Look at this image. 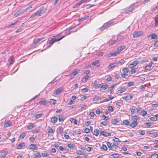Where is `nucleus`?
<instances>
[{"mask_svg": "<svg viewBox=\"0 0 158 158\" xmlns=\"http://www.w3.org/2000/svg\"><path fill=\"white\" fill-rule=\"evenodd\" d=\"M8 152H7L5 151L1 154L0 156L2 158H5Z\"/></svg>", "mask_w": 158, "mask_h": 158, "instance_id": "a211bd4d", "label": "nucleus"}, {"mask_svg": "<svg viewBox=\"0 0 158 158\" xmlns=\"http://www.w3.org/2000/svg\"><path fill=\"white\" fill-rule=\"evenodd\" d=\"M59 120L60 122H63L64 120L63 116L62 115H58Z\"/></svg>", "mask_w": 158, "mask_h": 158, "instance_id": "2f4dec72", "label": "nucleus"}, {"mask_svg": "<svg viewBox=\"0 0 158 158\" xmlns=\"http://www.w3.org/2000/svg\"><path fill=\"white\" fill-rule=\"evenodd\" d=\"M117 40H110L109 42V43L110 44V45H112L116 43L117 41Z\"/></svg>", "mask_w": 158, "mask_h": 158, "instance_id": "cd10ccee", "label": "nucleus"}, {"mask_svg": "<svg viewBox=\"0 0 158 158\" xmlns=\"http://www.w3.org/2000/svg\"><path fill=\"white\" fill-rule=\"evenodd\" d=\"M54 37V38L55 40V41L56 42H57L61 40L62 39H63V38L64 37V36L62 37H61V36L59 34Z\"/></svg>", "mask_w": 158, "mask_h": 158, "instance_id": "6e6552de", "label": "nucleus"}, {"mask_svg": "<svg viewBox=\"0 0 158 158\" xmlns=\"http://www.w3.org/2000/svg\"><path fill=\"white\" fill-rule=\"evenodd\" d=\"M152 135L155 137H156L158 136V133L157 132H153Z\"/></svg>", "mask_w": 158, "mask_h": 158, "instance_id": "774afa93", "label": "nucleus"}, {"mask_svg": "<svg viewBox=\"0 0 158 158\" xmlns=\"http://www.w3.org/2000/svg\"><path fill=\"white\" fill-rule=\"evenodd\" d=\"M123 123L124 124L126 125H129V122L127 120H124L123 121Z\"/></svg>", "mask_w": 158, "mask_h": 158, "instance_id": "6e6d98bb", "label": "nucleus"}, {"mask_svg": "<svg viewBox=\"0 0 158 158\" xmlns=\"http://www.w3.org/2000/svg\"><path fill=\"white\" fill-rule=\"evenodd\" d=\"M98 63H99V62H98V60H96L94 62H92L91 63V64L92 65H93L94 66H95L97 64H98Z\"/></svg>", "mask_w": 158, "mask_h": 158, "instance_id": "79ce46f5", "label": "nucleus"}, {"mask_svg": "<svg viewBox=\"0 0 158 158\" xmlns=\"http://www.w3.org/2000/svg\"><path fill=\"white\" fill-rule=\"evenodd\" d=\"M63 89L62 87H60L57 88L55 92V94L56 95L60 94L63 91Z\"/></svg>", "mask_w": 158, "mask_h": 158, "instance_id": "1a4fd4ad", "label": "nucleus"}, {"mask_svg": "<svg viewBox=\"0 0 158 158\" xmlns=\"http://www.w3.org/2000/svg\"><path fill=\"white\" fill-rule=\"evenodd\" d=\"M126 90V89L125 87H123L121 88L120 89L118 90V92L121 94L125 92Z\"/></svg>", "mask_w": 158, "mask_h": 158, "instance_id": "393cba45", "label": "nucleus"}, {"mask_svg": "<svg viewBox=\"0 0 158 158\" xmlns=\"http://www.w3.org/2000/svg\"><path fill=\"white\" fill-rule=\"evenodd\" d=\"M34 155L35 156H39V157H41V156L40 152L38 151L35 152Z\"/></svg>", "mask_w": 158, "mask_h": 158, "instance_id": "72a5a7b5", "label": "nucleus"}, {"mask_svg": "<svg viewBox=\"0 0 158 158\" xmlns=\"http://www.w3.org/2000/svg\"><path fill=\"white\" fill-rule=\"evenodd\" d=\"M99 131L98 129H96L94 131V134L95 135L97 136L99 134Z\"/></svg>", "mask_w": 158, "mask_h": 158, "instance_id": "a878e982", "label": "nucleus"}, {"mask_svg": "<svg viewBox=\"0 0 158 158\" xmlns=\"http://www.w3.org/2000/svg\"><path fill=\"white\" fill-rule=\"evenodd\" d=\"M107 146L108 147V148L110 149L109 150H110L111 149V148H112V147H111V145L110 143V142H108L107 143Z\"/></svg>", "mask_w": 158, "mask_h": 158, "instance_id": "09e8293b", "label": "nucleus"}, {"mask_svg": "<svg viewBox=\"0 0 158 158\" xmlns=\"http://www.w3.org/2000/svg\"><path fill=\"white\" fill-rule=\"evenodd\" d=\"M153 63L152 62H150L149 64L147 65L145 67V69L147 70L150 71L151 69V67Z\"/></svg>", "mask_w": 158, "mask_h": 158, "instance_id": "9d476101", "label": "nucleus"}, {"mask_svg": "<svg viewBox=\"0 0 158 158\" xmlns=\"http://www.w3.org/2000/svg\"><path fill=\"white\" fill-rule=\"evenodd\" d=\"M148 38H151V39L157 40L158 38L157 35L153 33L150 35L148 36Z\"/></svg>", "mask_w": 158, "mask_h": 158, "instance_id": "ddd939ff", "label": "nucleus"}, {"mask_svg": "<svg viewBox=\"0 0 158 158\" xmlns=\"http://www.w3.org/2000/svg\"><path fill=\"white\" fill-rule=\"evenodd\" d=\"M139 133L140 135H143L145 134V132L144 131H142V130H139Z\"/></svg>", "mask_w": 158, "mask_h": 158, "instance_id": "864d4df0", "label": "nucleus"}, {"mask_svg": "<svg viewBox=\"0 0 158 158\" xmlns=\"http://www.w3.org/2000/svg\"><path fill=\"white\" fill-rule=\"evenodd\" d=\"M70 121L71 122L75 124L76 125L77 124V121L76 119L71 118H70Z\"/></svg>", "mask_w": 158, "mask_h": 158, "instance_id": "7c9ffc66", "label": "nucleus"}, {"mask_svg": "<svg viewBox=\"0 0 158 158\" xmlns=\"http://www.w3.org/2000/svg\"><path fill=\"white\" fill-rule=\"evenodd\" d=\"M150 119L152 121H156L157 120V118H156V117H152L150 118Z\"/></svg>", "mask_w": 158, "mask_h": 158, "instance_id": "4d7b16f0", "label": "nucleus"}, {"mask_svg": "<svg viewBox=\"0 0 158 158\" xmlns=\"http://www.w3.org/2000/svg\"><path fill=\"white\" fill-rule=\"evenodd\" d=\"M116 65V63H115L111 64H110V65H109L108 67V68H109V69H111L112 68L114 67Z\"/></svg>", "mask_w": 158, "mask_h": 158, "instance_id": "bb28decb", "label": "nucleus"}, {"mask_svg": "<svg viewBox=\"0 0 158 158\" xmlns=\"http://www.w3.org/2000/svg\"><path fill=\"white\" fill-rule=\"evenodd\" d=\"M112 23H107L104 24L102 27H100L99 29H103L105 28H107Z\"/></svg>", "mask_w": 158, "mask_h": 158, "instance_id": "9b49d317", "label": "nucleus"}, {"mask_svg": "<svg viewBox=\"0 0 158 158\" xmlns=\"http://www.w3.org/2000/svg\"><path fill=\"white\" fill-rule=\"evenodd\" d=\"M143 34V32L142 31H135L133 33V36L134 38H136L142 35Z\"/></svg>", "mask_w": 158, "mask_h": 158, "instance_id": "20e7f679", "label": "nucleus"}, {"mask_svg": "<svg viewBox=\"0 0 158 158\" xmlns=\"http://www.w3.org/2000/svg\"><path fill=\"white\" fill-rule=\"evenodd\" d=\"M56 42V41H55L54 38H52L50 40L49 42V44H50V45H48V46L47 47V48H48L50 47L55 42Z\"/></svg>", "mask_w": 158, "mask_h": 158, "instance_id": "2eb2a0df", "label": "nucleus"}, {"mask_svg": "<svg viewBox=\"0 0 158 158\" xmlns=\"http://www.w3.org/2000/svg\"><path fill=\"white\" fill-rule=\"evenodd\" d=\"M118 122V119L117 118L114 119L112 121V123L113 124H115L117 123Z\"/></svg>", "mask_w": 158, "mask_h": 158, "instance_id": "a18cd8bd", "label": "nucleus"}, {"mask_svg": "<svg viewBox=\"0 0 158 158\" xmlns=\"http://www.w3.org/2000/svg\"><path fill=\"white\" fill-rule=\"evenodd\" d=\"M122 98L126 101L131 99L132 98V96L130 95H129L126 97H123Z\"/></svg>", "mask_w": 158, "mask_h": 158, "instance_id": "4468645a", "label": "nucleus"}, {"mask_svg": "<svg viewBox=\"0 0 158 158\" xmlns=\"http://www.w3.org/2000/svg\"><path fill=\"white\" fill-rule=\"evenodd\" d=\"M155 26L157 27L158 25V15H157L155 18Z\"/></svg>", "mask_w": 158, "mask_h": 158, "instance_id": "c85d7f7f", "label": "nucleus"}, {"mask_svg": "<svg viewBox=\"0 0 158 158\" xmlns=\"http://www.w3.org/2000/svg\"><path fill=\"white\" fill-rule=\"evenodd\" d=\"M111 156H113V157L114 158H117L119 157V154H112Z\"/></svg>", "mask_w": 158, "mask_h": 158, "instance_id": "ea45409f", "label": "nucleus"}, {"mask_svg": "<svg viewBox=\"0 0 158 158\" xmlns=\"http://www.w3.org/2000/svg\"><path fill=\"white\" fill-rule=\"evenodd\" d=\"M139 62L137 60H135L132 62L128 65L129 67L130 68H132L135 66Z\"/></svg>", "mask_w": 158, "mask_h": 158, "instance_id": "423d86ee", "label": "nucleus"}, {"mask_svg": "<svg viewBox=\"0 0 158 158\" xmlns=\"http://www.w3.org/2000/svg\"><path fill=\"white\" fill-rule=\"evenodd\" d=\"M34 127V125L32 123H30L28 126L27 128L28 129H31Z\"/></svg>", "mask_w": 158, "mask_h": 158, "instance_id": "4c0bfd02", "label": "nucleus"}, {"mask_svg": "<svg viewBox=\"0 0 158 158\" xmlns=\"http://www.w3.org/2000/svg\"><path fill=\"white\" fill-rule=\"evenodd\" d=\"M101 98L100 97L98 96H95L93 99V101H96L98 100H101Z\"/></svg>", "mask_w": 158, "mask_h": 158, "instance_id": "473e14b6", "label": "nucleus"}, {"mask_svg": "<svg viewBox=\"0 0 158 158\" xmlns=\"http://www.w3.org/2000/svg\"><path fill=\"white\" fill-rule=\"evenodd\" d=\"M56 101L53 99H50V102L51 104L54 105L56 103Z\"/></svg>", "mask_w": 158, "mask_h": 158, "instance_id": "8fccbe9b", "label": "nucleus"}, {"mask_svg": "<svg viewBox=\"0 0 158 158\" xmlns=\"http://www.w3.org/2000/svg\"><path fill=\"white\" fill-rule=\"evenodd\" d=\"M90 131V130L88 128L85 129L84 130V132L86 133H89Z\"/></svg>", "mask_w": 158, "mask_h": 158, "instance_id": "bf43d9fd", "label": "nucleus"}, {"mask_svg": "<svg viewBox=\"0 0 158 158\" xmlns=\"http://www.w3.org/2000/svg\"><path fill=\"white\" fill-rule=\"evenodd\" d=\"M12 125L11 123L10 122H5L4 124V127H8Z\"/></svg>", "mask_w": 158, "mask_h": 158, "instance_id": "412c9836", "label": "nucleus"}, {"mask_svg": "<svg viewBox=\"0 0 158 158\" xmlns=\"http://www.w3.org/2000/svg\"><path fill=\"white\" fill-rule=\"evenodd\" d=\"M135 4H133L131 5L125 11V13H127L129 12L132 11L133 10L135 7Z\"/></svg>", "mask_w": 158, "mask_h": 158, "instance_id": "39448f33", "label": "nucleus"}, {"mask_svg": "<svg viewBox=\"0 0 158 158\" xmlns=\"http://www.w3.org/2000/svg\"><path fill=\"white\" fill-rule=\"evenodd\" d=\"M57 118L56 117H54L51 118V121L53 123H55L57 121Z\"/></svg>", "mask_w": 158, "mask_h": 158, "instance_id": "4be33fe9", "label": "nucleus"}, {"mask_svg": "<svg viewBox=\"0 0 158 158\" xmlns=\"http://www.w3.org/2000/svg\"><path fill=\"white\" fill-rule=\"evenodd\" d=\"M32 8L31 5L30 6H29L25 8L24 10H23L21 11H18L17 12L16 14L14 15V16L15 17H16L20 15L23 14L24 12H27L28 10L30 9L31 8Z\"/></svg>", "mask_w": 158, "mask_h": 158, "instance_id": "f257e3e1", "label": "nucleus"}, {"mask_svg": "<svg viewBox=\"0 0 158 158\" xmlns=\"http://www.w3.org/2000/svg\"><path fill=\"white\" fill-rule=\"evenodd\" d=\"M119 53V52L118 51L116 52H115L113 53H110L109 54V55H110V56H115L117 55Z\"/></svg>", "mask_w": 158, "mask_h": 158, "instance_id": "c756f323", "label": "nucleus"}, {"mask_svg": "<svg viewBox=\"0 0 158 158\" xmlns=\"http://www.w3.org/2000/svg\"><path fill=\"white\" fill-rule=\"evenodd\" d=\"M81 4H80V2H78L77 3L75 4L74 5L73 7V8H74L76 7L77 6H79Z\"/></svg>", "mask_w": 158, "mask_h": 158, "instance_id": "052dcab7", "label": "nucleus"}, {"mask_svg": "<svg viewBox=\"0 0 158 158\" xmlns=\"http://www.w3.org/2000/svg\"><path fill=\"white\" fill-rule=\"evenodd\" d=\"M102 148L105 151H106L107 149L106 146L104 144L102 145Z\"/></svg>", "mask_w": 158, "mask_h": 158, "instance_id": "5fc2aeb1", "label": "nucleus"}, {"mask_svg": "<svg viewBox=\"0 0 158 158\" xmlns=\"http://www.w3.org/2000/svg\"><path fill=\"white\" fill-rule=\"evenodd\" d=\"M135 109H133V108H132V109H131V114H134L135 113Z\"/></svg>", "mask_w": 158, "mask_h": 158, "instance_id": "338daca9", "label": "nucleus"}, {"mask_svg": "<svg viewBox=\"0 0 158 158\" xmlns=\"http://www.w3.org/2000/svg\"><path fill=\"white\" fill-rule=\"evenodd\" d=\"M119 63L122 65L125 63V60L123 59H121L119 61Z\"/></svg>", "mask_w": 158, "mask_h": 158, "instance_id": "680f3d73", "label": "nucleus"}, {"mask_svg": "<svg viewBox=\"0 0 158 158\" xmlns=\"http://www.w3.org/2000/svg\"><path fill=\"white\" fill-rule=\"evenodd\" d=\"M107 87L108 86L107 85H100V88L104 90L106 89L107 88Z\"/></svg>", "mask_w": 158, "mask_h": 158, "instance_id": "e433bc0d", "label": "nucleus"}, {"mask_svg": "<svg viewBox=\"0 0 158 158\" xmlns=\"http://www.w3.org/2000/svg\"><path fill=\"white\" fill-rule=\"evenodd\" d=\"M134 84V82H129L127 85V86L128 87H130L133 85Z\"/></svg>", "mask_w": 158, "mask_h": 158, "instance_id": "0e129e2a", "label": "nucleus"}, {"mask_svg": "<svg viewBox=\"0 0 158 158\" xmlns=\"http://www.w3.org/2000/svg\"><path fill=\"white\" fill-rule=\"evenodd\" d=\"M102 135L104 137L109 136L111 135V134L110 133H108L107 132L104 131H102L100 132V135Z\"/></svg>", "mask_w": 158, "mask_h": 158, "instance_id": "0eeeda50", "label": "nucleus"}, {"mask_svg": "<svg viewBox=\"0 0 158 158\" xmlns=\"http://www.w3.org/2000/svg\"><path fill=\"white\" fill-rule=\"evenodd\" d=\"M80 71V69H77L73 70L72 72V73L73 74V77H74L75 75L77 74Z\"/></svg>", "mask_w": 158, "mask_h": 158, "instance_id": "6ab92c4d", "label": "nucleus"}, {"mask_svg": "<svg viewBox=\"0 0 158 158\" xmlns=\"http://www.w3.org/2000/svg\"><path fill=\"white\" fill-rule=\"evenodd\" d=\"M44 39V37H42L34 40L33 43L32 44V46L34 48H35L36 45H38L39 44V42Z\"/></svg>", "mask_w": 158, "mask_h": 158, "instance_id": "7ed1b4c3", "label": "nucleus"}, {"mask_svg": "<svg viewBox=\"0 0 158 158\" xmlns=\"http://www.w3.org/2000/svg\"><path fill=\"white\" fill-rule=\"evenodd\" d=\"M113 138L114 139H113V141L117 142H121V141H119V139L118 138L114 137Z\"/></svg>", "mask_w": 158, "mask_h": 158, "instance_id": "a19ab883", "label": "nucleus"}, {"mask_svg": "<svg viewBox=\"0 0 158 158\" xmlns=\"http://www.w3.org/2000/svg\"><path fill=\"white\" fill-rule=\"evenodd\" d=\"M42 156L44 157L47 156H49V155L48 154H47L46 153H45V152L42 153Z\"/></svg>", "mask_w": 158, "mask_h": 158, "instance_id": "e2e57ef3", "label": "nucleus"}, {"mask_svg": "<svg viewBox=\"0 0 158 158\" xmlns=\"http://www.w3.org/2000/svg\"><path fill=\"white\" fill-rule=\"evenodd\" d=\"M48 102L47 100H44L43 101H40L39 102L38 104H39V105H45L46 104H47Z\"/></svg>", "mask_w": 158, "mask_h": 158, "instance_id": "aec40b11", "label": "nucleus"}, {"mask_svg": "<svg viewBox=\"0 0 158 158\" xmlns=\"http://www.w3.org/2000/svg\"><path fill=\"white\" fill-rule=\"evenodd\" d=\"M26 134L25 133H23L21 134L19 136V138H22V139H23L24 137L26 136Z\"/></svg>", "mask_w": 158, "mask_h": 158, "instance_id": "37998d69", "label": "nucleus"}, {"mask_svg": "<svg viewBox=\"0 0 158 158\" xmlns=\"http://www.w3.org/2000/svg\"><path fill=\"white\" fill-rule=\"evenodd\" d=\"M25 146V144L24 143L19 144L17 146V148L18 149H21L23 147Z\"/></svg>", "mask_w": 158, "mask_h": 158, "instance_id": "5701e85b", "label": "nucleus"}, {"mask_svg": "<svg viewBox=\"0 0 158 158\" xmlns=\"http://www.w3.org/2000/svg\"><path fill=\"white\" fill-rule=\"evenodd\" d=\"M93 149V148L90 147H88L86 149V150L88 152H90Z\"/></svg>", "mask_w": 158, "mask_h": 158, "instance_id": "69168bd1", "label": "nucleus"}, {"mask_svg": "<svg viewBox=\"0 0 158 158\" xmlns=\"http://www.w3.org/2000/svg\"><path fill=\"white\" fill-rule=\"evenodd\" d=\"M82 92L85 93L88 91V89L86 88H84L81 89Z\"/></svg>", "mask_w": 158, "mask_h": 158, "instance_id": "603ef678", "label": "nucleus"}, {"mask_svg": "<svg viewBox=\"0 0 158 158\" xmlns=\"http://www.w3.org/2000/svg\"><path fill=\"white\" fill-rule=\"evenodd\" d=\"M122 71L123 73H127L128 72V71L127 69L126 68H124L122 69Z\"/></svg>", "mask_w": 158, "mask_h": 158, "instance_id": "3c124183", "label": "nucleus"}, {"mask_svg": "<svg viewBox=\"0 0 158 158\" xmlns=\"http://www.w3.org/2000/svg\"><path fill=\"white\" fill-rule=\"evenodd\" d=\"M158 157V155L157 154H152L150 158H157Z\"/></svg>", "mask_w": 158, "mask_h": 158, "instance_id": "c9c22d12", "label": "nucleus"}, {"mask_svg": "<svg viewBox=\"0 0 158 158\" xmlns=\"http://www.w3.org/2000/svg\"><path fill=\"white\" fill-rule=\"evenodd\" d=\"M125 46L124 45L120 46L119 47H118L117 48V51L119 53L123 49H125Z\"/></svg>", "mask_w": 158, "mask_h": 158, "instance_id": "dca6fc26", "label": "nucleus"}, {"mask_svg": "<svg viewBox=\"0 0 158 158\" xmlns=\"http://www.w3.org/2000/svg\"><path fill=\"white\" fill-rule=\"evenodd\" d=\"M63 130V128L62 127H60L59 128L58 132L60 134L62 133Z\"/></svg>", "mask_w": 158, "mask_h": 158, "instance_id": "de8ad7c7", "label": "nucleus"}, {"mask_svg": "<svg viewBox=\"0 0 158 158\" xmlns=\"http://www.w3.org/2000/svg\"><path fill=\"white\" fill-rule=\"evenodd\" d=\"M108 110L111 112H113L114 110L113 107L111 106H109L108 107Z\"/></svg>", "mask_w": 158, "mask_h": 158, "instance_id": "c03bdc74", "label": "nucleus"}, {"mask_svg": "<svg viewBox=\"0 0 158 158\" xmlns=\"http://www.w3.org/2000/svg\"><path fill=\"white\" fill-rule=\"evenodd\" d=\"M43 116V114H36L35 115L36 118L37 119L39 118H40L42 117Z\"/></svg>", "mask_w": 158, "mask_h": 158, "instance_id": "58836bf2", "label": "nucleus"}, {"mask_svg": "<svg viewBox=\"0 0 158 158\" xmlns=\"http://www.w3.org/2000/svg\"><path fill=\"white\" fill-rule=\"evenodd\" d=\"M85 125L86 126H88L90 124V122L89 121H85Z\"/></svg>", "mask_w": 158, "mask_h": 158, "instance_id": "13d9d810", "label": "nucleus"}, {"mask_svg": "<svg viewBox=\"0 0 158 158\" xmlns=\"http://www.w3.org/2000/svg\"><path fill=\"white\" fill-rule=\"evenodd\" d=\"M68 147L71 149H73L74 147V145L73 143H70L68 145Z\"/></svg>", "mask_w": 158, "mask_h": 158, "instance_id": "49530a36", "label": "nucleus"}, {"mask_svg": "<svg viewBox=\"0 0 158 158\" xmlns=\"http://www.w3.org/2000/svg\"><path fill=\"white\" fill-rule=\"evenodd\" d=\"M138 123L136 120H134L133 122L130 124V126L131 127H134L137 125Z\"/></svg>", "mask_w": 158, "mask_h": 158, "instance_id": "f3484780", "label": "nucleus"}, {"mask_svg": "<svg viewBox=\"0 0 158 158\" xmlns=\"http://www.w3.org/2000/svg\"><path fill=\"white\" fill-rule=\"evenodd\" d=\"M89 78V76L88 75H86L82 79V81L83 82H85Z\"/></svg>", "mask_w": 158, "mask_h": 158, "instance_id": "f704fd0d", "label": "nucleus"}, {"mask_svg": "<svg viewBox=\"0 0 158 158\" xmlns=\"http://www.w3.org/2000/svg\"><path fill=\"white\" fill-rule=\"evenodd\" d=\"M8 61L9 62V63L11 65V64H12L14 61L13 57L12 56L10 57L8 59Z\"/></svg>", "mask_w": 158, "mask_h": 158, "instance_id": "b1692460", "label": "nucleus"}, {"mask_svg": "<svg viewBox=\"0 0 158 158\" xmlns=\"http://www.w3.org/2000/svg\"><path fill=\"white\" fill-rule=\"evenodd\" d=\"M28 148L30 149L37 150L38 148L35 144H32L29 145Z\"/></svg>", "mask_w": 158, "mask_h": 158, "instance_id": "f8f14e48", "label": "nucleus"}, {"mask_svg": "<svg viewBox=\"0 0 158 158\" xmlns=\"http://www.w3.org/2000/svg\"><path fill=\"white\" fill-rule=\"evenodd\" d=\"M45 12L43 8H40L35 13L33 14L31 17L41 16L44 14Z\"/></svg>", "mask_w": 158, "mask_h": 158, "instance_id": "f03ea898", "label": "nucleus"}]
</instances>
